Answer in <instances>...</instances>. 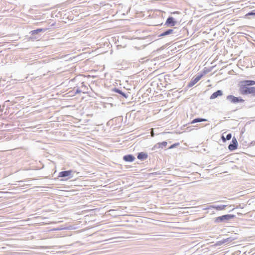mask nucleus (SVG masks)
<instances>
[{"label": "nucleus", "instance_id": "1", "mask_svg": "<svg viewBox=\"0 0 255 255\" xmlns=\"http://www.w3.org/2000/svg\"><path fill=\"white\" fill-rule=\"evenodd\" d=\"M240 91L242 95L253 94L255 96V87L243 86L240 88Z\"/></svg>", "mask_w": 255, "mask_h": 255}, {"label": "nucleus", "instance_id": "2", "mask_svg": "<svg viewBox=\"0 0 255 255\" xmlns=\"http://www.w3.org/2000/svg\"><path fill=\"white\" fill-rule=\"evenodd\" d=\"M235 217L234 215H224L215 218V222L216 223H221L230 220Z\"/></svg>", "mask_w": 255, "mask_h": 255}, {"label": "nucleus", "instance_id": "3", "mask_svg": "<svg viewBox=\"0 0 255 255\" xmlns=\"http://www.w3.org/2000/svg\"><path fill=\"white\" fill-rule=\"evenodd\" d=\"M227 100L233 104L244 103L245 102V100L243 99L241 97H237L231 95L227 96Z\"/></svg>", "mask_w": 255, "mask_h": 255}, {"label": "nucleus", "instance_id": "4", "mask_svg": "<svg viewBox=\"0 0 255 255\" xmlns=\"http://www.w3.org/2000/svg\"><path fill=\"white\" fill-rule=\"evenodd\" d=\"M203 74H201L198 75L194 79H192L191 81L188 83V87L190 88L193 86L195 84H196L203 76Z\"/></svg>", "mask_w": 255, "mask_h": 255}, {"label": "nucleus", "instance_id": "5", "mask_svg": "<svg viewBox=\"0 0 255 255\" xmlns=\"http://www.w3.org/2000/svg\"><path fill=\"white\" fill-rule=\"evenodd\" d=\"M238 144V143L236 138L234 137L232 138V142L228 146V149L230 151L234 150L237 148Z\"/></svg>", "mask_w": 255, "mask_h": 255}, {"label": "nucleus", "instance_id": "6", "mask_svg": "<svg viewBox=\"0 0 255 255\" xmlns=\"http://www.w3.org/2000/svg\"><path fill=\"white\" fill-rule=\"evenodd\" d=\"M176 23L177 21L172 16H169L166 19L164 25L168 26H174L176 24Z\"/></svg>", "mask_w": 255, "mask_h": 255}, {"label": "nucleus", "instance_id": "7", "mask_svg": "<svg viewBox=\"0 0 255 255\" xmlns=\"http://www.w3.org/2000/svg\"><path fill=\"white\" fill-rule=\"evenodd\" d=\"M255 85V81L254 80H244L240 82V88L243 87V86H252Z\"/></svg>", "mask_w": 255, "mask_h": 255}, {"label": "nucleus", "instance_id": "8", "mask_svg": "<svg viewBox=\"0 0 255 255\" xmlns=\"http://www.w3.org/2000/svg\"><path fill=\"white\" fill-rule=\"evenodd\" d=\"M227 206L226 205H210L207 208L208 209H215L218 211H221L225 209V208Z\"/></svg>", "mask_w": 255, "mask_h": 255}, {"label": "nucleus", "instance_id": "9", "mask_svg": "<svg viewBox=\"0 0 255 255\" xmlns=\"http://www.w3.org/2000/svg\"><path fill=\"white\" fill-rule=\"evenodd\" d=\"M167 142L166 141H163L162 142H158L152 147V150H155L158 148H163L166 146Z\"/></svg>", "mask_w": 255, "mask_h": 255}, {"label": "nucleus", "instance_id": "10", "mask_svg": "<svg viewBox=\"0 0 255 255\" xmlns=\"http://www.w3.org/2000/svg\"><path fill=\"white\" fill-rule=\"evenodd\" d=\"M175 29H176L175 28H174L173 29H168L164 31V32H162L161 33H160L158 36L161 37V36H166V35H169L171 34H173V33L176 34V32H174V30Z\"/></svg>", "mask_w": 255, "mask_h": 255}, {"label": "nucleus", "instance_id": "11", "mask_svg": "<svg viewBox=\"0 0 255 255\" xmlns=\"http://www.w3.org/2000/svg\"><path fill=\"white\" fill-rule=\"evenodd\" d=\"M223 95V91L221 90H218L216 92L213 93L210 97L211 100L216 99L218 96H221Z\"/></svg>", "mask_w": 255, "mask_h": 255}, {"label": "nucleus", "instance_id": "12", "mask_svg": "<svg viewBox=\"0 0 255 255\" xmlns=\"http://www.w3.org/2000/svg\"><path fill=\"white\" fill-rule=\"evenodd\" d=\"M72 172V171L71 170L61 171L59 172L58 176L60 177H68L71 175Z\"/></svg>", "mask_w": 255, "mask_h": 255}, {"label": "nucleus", "instance_id": "13", "mask_svg": "<svg viewBox=\"0 0 255 255\" xmlns=\"http://www.w3.org/2000/svg\"><path fill=\"white\" fill-rule=\"evenodd\" d=\"M123 159L126 161L132 162L134 160L135 157L131 154H128L123 157Z\"/></svg>", "mask_w": 255, "mask_h": 255}, {"label": "nucleus", "instance_id": "14", "mask_svg": "<svg viewBox=\"0 0 255 255\" xmlns=\"http://www.w3.org/2000/svg\"><path fill=\"white\" fill-rule=\"evenodd\" d=\"M148 157L147 154L143 152H141L138 153L137 158L141 160H144L147 159Z\"/></svg>", "mask_w": 255, "mask_h": 255}, {"label": "nucleus", "instance_id": "15", "mask_svg": "<svg viewBox=\"0 0 255 255\" xmlns=\"http://www.w3.org/2000/svg\"><path fill=\"white\" fill-rule=\"evenodd\" d=\"M113 91L117 93H119L125 98H127L128 97V95L127 94L124 93L122 90H120L118 88H115L113 89Z\"/></svg>", "mask_w": 255, "mask_h": 255}, {"label": "nucleus", "instance_id": "16", "mask_svg": "<svg viewBox=\"0 0 255 255\" xmlns=\"http://www.w3.org/2000/svg\"><path fill=\"white\" fill-rule=\"evenodd\" d=\"M207 121V119H203V118H196V119H194L191 122V124H195V123H196L202 122H205V121Z\"/></svg>", "mask_w": 255, "mask_h": 255}, {"label": "nucleus", "instance_id": "17", "mask_svg": "<svg viewBox=\"0 0 255 255\" xmlns=\"http://www.w3.org/2000/svg\"><path fill=\"white\" fill-rule=\"evenodd\" d=\"M45 29H42V28H38L35 30H32L31 31V33L32 35L37 34L38 33L41 32V31H45Z\"/></svg>", "mask_w": 255, "mask_h": 255}, {"label": "nucleus", "instance_id": "18", "mask_svg": "<svg viewBox=\"0 0 255 255\" xmlns=\"http://www.w3.org/2000/svg\"><path fill=\"white\" fill-rule=\"evenodd\" d=\"M232 240L233 239L231 238H228L227 239L223 240L222 241H220V243L218 245H221L222 244H224L227 242H230L232 241Z\"/></svg>", "mask_w": 255, "mask_h": 255}, {"label": "nucleus", "instance_id": "19", "mask_svg": "<svg viewBox=\"0 0 255 255\" xmlns=\"http://www.w3.org/2000/svg\"><path fill=\"white\" fill-rule=\"evenodd\" d=\"M80 88L81 89V90H85V93H87V90H88L87 87L84 84V82L81 83V86Z\"/></svg>", "mask_w": 255, "mask_h": 255}, {"label": "nucleus", "instance_id": "20", "mask_svg": "<svg viewBox=\"0 0 255 255\" xmlns=\"http://www.w3.org/2000/svg\"><path fill=\"white\" fill-rule=\"evenodd\" d=\"M81 92H82L83 93H85V90H81L79 88H78L75 90V94H79V93H81Z\"/></svg>", "mask_w": 255, "mask_h": 255}, {"label": "nucleus", "instance_id": "21", "mask_svg": "<svg viewBox=\"0 0 255 255\" xmlns=\"http://www.w3.org/2000/svg\"><path fill=\"white\" fill-rule=\"evenodd\" d=\"M248 15H255V9L252 11L249 12L246 15V16H248Z\"/></svg>", "mask_w": 255, "mask_h": 255}, {"label": "nucleus", "instance_id": "22", "mask_svg": "<svg viewBox=\"0 0 255 255\" xmlns=\"http://www.w3.org/2000/svg\"><path fill=\"white\" fill-rule=\"evenodd\" d=\"M232 137V134L231 133H228L226 137V139L227 140H230L231 139Z\"/></svg>", "mask_w": 255, "mask_h": 255}, {"label": "nucleus", "instance_id": "23", "mask_svg": "<svg viewBox=\"0 0 255 255\" xmlns=\"http://www.w3.org/2000/svg\"><path fill=\"white\" fill-rule=\"evenodd\" d=\"M179 143H175V144H173L172 145H171L169 147V149H172V148H173L174 147H175L176 146V145H178Z\"/></svg>", "mask_w": 255, "mask_h": 255}, {"label": "nucleus", "instance_id": "24", "mask_svg": "<svg viewBox=\"0 0 255 255\" xmlns=\"http://www.w3.org/2000/svg\"><path fill=\"white\" fill-rule=\"evenodd\" d=\"M146 58H142L140 60H139V62H143V60L145 59Z\"/></svg>", "mask_w": 255, "mask_h": 255}, {"label": "nucleus", "instance_id": "25", "mask_svg": "<svg viewBox=\"0 0 255 255\" xmlns=\"http://www.w3.org/2000/svg\"><path fill=\"white\" fill-rule=\"evenodd\" d=\"M222 138H223V140H225V139H224V136H223V135L222 136Z\"/></svg>", "mask_w": 255, "mask_h": 255}]
</instances>
